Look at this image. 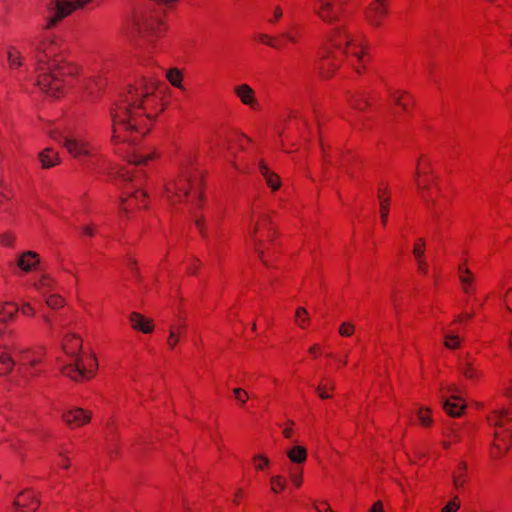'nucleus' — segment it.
I'll list each match as a JSON object with an SVG mask.
<instances>
[{
  "instance_id": "nucleus-1",
  "label": "nucleus",
  "mask_w": 512,
  "mask_h": 512,
  "mask_svg": "<svg viewBox=\"0 0 512 512\" xmlns=\"http://www.w3.org/2000/svg\"><path fill=\"white\" fill-rule=\"evenodd\" d=\"M167 102L157 81L142 77L129 84L111 108L112 141L134 144L144 137Z\"/></svg>"
},
{
  "instance_id": "nucleus-2",
  "label": "nucleus",
  "mask_w": 512,
  "mask_h": 512,
  "mask_svg": "<svg viewBox=\"0 0 512 512\" xmlns=\"http://www.w3.org/2000/svg\"><path fill=\"white\" fill-rule=\"evenodd\" d=\"M36 49L39 65L34 85L48 97L65 96L80 74V68L64 59L67 50L64 40L54 34H45Z\"/></svg>"
},
{
  "instance_id": "nucleus-3",
  "label": "nucleus",
  "mask_w": 512,
  "mask_h": 512,
  "mask_svg": "<svg viewBox=\"0 0 512 512\" xmlns=\"http://www.w3.org/2000/svg\"><path fill=\"white\" fill-rule=\"evenodd\" d=\"M343 57L358 74L365 71L371 59L366 36L360 32H351L347 26L340 25L331 31L327 44L319 52V75L323 79L332 78Z\"/></svg>"
},
{
  "instance_id": "nucleus-4",
  "label": "nucleus",
  "mask_w": 512,
  "mask_h": 512,
  "mask_svg": "<svg viewBox=\"0 0 512 512\" xmlns=\"http://www.w3.org/2000/svg\"><path fill=\"white\" fill-rule=\"evenodd\" d=\"M204 172L198 166V156L194 151L183 154L179 173L164 186L163 196L172 205L189 203L201 208L204 198Z\"/></svg>"
},
{
  "instance_id": "nucleus-5",
  "label": "nucleus",
  "mask_w": 512,
  "mask_h": 512,
  "mask_svg": "<svg viewBox=\"0 0 512 512\" xmlns=\"http://www.w3.org/2000/svg\"><path fill=\"white\" fill-rule=\"evenodd\" d=\"M248 234L261 262L270 266L278 251L276 229L270 221L269 215L256 202L251 208Z\"/></svg>"
},
{
  "instance_id": "nucleus-6",
  "label": "nucleus",
  "mask_w": 512,
  "mask_h": 512,
  "mask_svg": "<svg viewBox=\"0 0 512 512\" xmlns=\"http://www.w3.org/2000/svg\"><path fill=\"white\" fill-rule=\"evenodd\" d=\"M82 338L75 333H67L62 340V349L71 361L62 367V374L75 381L91 379L97 369L94 355H81Z\"/></svg>"
},
{
  "instance_id": "nucleus-7",
  "label": "nucleus",
  "mask_w": 512,
  "mask_h": 512,
  "mask_svg": "<svg viewBox=\"0 0 512 512\" xmlns=\"http://www.w3.org/2000/svg\"><path fill=\"white\" fill-rule=\"evenodd\" d=\"M416 184L422 199L433 213L440 212L448 204V199L432 172L431 160L424 154L420 155L417 161Z\"/></svg>"
},
{
  "instance_id": "nucleus-8",
  "label": "nucleus",
  "mask_w": 512,
  "mask_h": 512,
  "mask_svg": "<svg viewBox=\"0 0 512 512\" xmlns=\"http://www.w3.org/2000/svg\"><path fill=\"white\" fill-rule=\"evenodd\" d=\"M133 27L148 42H155L167 31V24L161 12L151 10L137 11L133 15Z\"/></svg>"
},
{
  "instance_id": "nucleus-9",
  "label": "nucleus",
  "mask_w": 512,
  "mask_h": 512,
  "mask_svg": "<svg viewBox=\"0 0 512 512\" xmlns=\"http://www.w3.org/2000/svg\"><path fill=\"white\" fill-rule=\"evenodd\" d=\"M89 5L98 6L95 0H51L45 27L52 29L77 10Z\"/></svg>"
},
{
  "instance_id": "nucleus-10",
  "label": "nucleus",
  "mask_w": 512,
  "mask_h": 512,
  "mask_svg": "<svg viewBox=\"0 0 512 512\" xmlns=\"http://www.w3.org/2000/svg\"><path fill=\"white\" fill-rule=\"evenodd\" d=\"M349 0H311L312 13L323 23L334 24L346 16Z\"/></svg>"
},
{
  "instance_id": "nucleus-11",
  "label": "nucleus",
  "mask_w": 512,
  "mask_h": 512,
  "mask_svg": "<svg viewBox=\"0 0 512 512\" xmlns=\"http://www.w3.org/2000/svg\"><path fill=\"white\" fill-rule=\"evenodd\" d=\"M390 3L391 0H372L363 12L367 25L374 29L383 27L390 14Z\"/></svg>"
},
{
  "instance_id": "nucleus-12",
  "label": "nucleus",
  "mask_w": 512,
  "mask_h": 512,
  "mask_svg": "<svg viewBox=\"0 0 512 512\" xmlns=\"http://www.w3.org/2000/svg\"><path fill=\"white\" fill-rule=\"evenodd\" d=\"M62 144L73 158L98 157L97 148L80 136H65Z\"/></svg>"
},
{
  "instance_id": "nucleus-13",
  "label": "nucleus",
  "mask_w": 512,
  "mask_h": 512,
  "mask_svg": "<svg viewBox=\"0 0 512 512\" xmlns=\"http://www.w3.org/2000/svg\"><path fill=\"white\" fill-rule=\"evenodd\" d=\"M92 419L93 411L79 406H68L61 414L62 422L71 430L87 426L91 423Z\"/></svg>"
},
{
  "instance_id": "nucleus-14",
  "label": "nucleus",
  "mask_w": 512,
  "mask_h": 512,
  "mask_svg": "<svg viewBox=\"0 0 512 512\" xmlns=\"http://www.w3.org/2000/svg\"><path fill=\"white\" fill-rule=\"evenodd\" d=\"M458 371L464 379L474 384L479 383L484 378L480 362L470 354H466L460 359Z\"/></svg>"
},
{
  "instance_id": "nucleus-15",
  "label": "nucleus",
  "mask_w": 512,
  "mask_h": 512,
  "mask_svg": "<svg viewBox=\"0 0 512 512\" xmlns=\"http://www.w3.org/2000/svg\"><path fill=\"white\" fill-rule=\"evenodd\" d=\"M457 392L458 388L454 384L442 388V395L447 397L443 409L452 417H459L466 408L465 400L456 395Z\"/></svg>"
},
{
  "instance_id": "nucleus-16",
  "label": "nucleus",
  "mask_w": 512,
  "mask_h": 512,
  "mask_svg": "<svg viewBox=\"0 0 512 512\" xmlns=\"http://www.w3.org/2000/svg\"><path fill=\"white\" fill-rule=\"evenodd\" d=\"M45 348L37 347L34 349H26L21 351L19 358L20 367L30 370L29 373L33 376L37 375L39 367L45 359Z\"/></svg>"
},
{
  "instance_id": "nucleus-17",
  "label": "nucleus",
  "mask_w": 512,
  "mask_h": 512,
  "mask_svg": "<svg viewBox=\"0 0 512 512\" xmlns=\"http://www.w3.org/2000/svg\"><path fill=\"white\" fill-rule=\"evenodd\" d=\"M158 157L155 151L149 153L135 152L128 156L127 166L120 168L117 171V176L125 181H131L134 177L131 166H144L149 161H153Z\"/></svg>"
},
{
  "instance_id": "nucleus-18",
  "label": "nucleus",
  "mask_w": 512,
  "mask_h": 512,
  "mask_svg": "<svg viewBox=\"0 0 512 512\" xmlns=\"http://www.w3.org/2000/svg\"><path fill=\"white\" fill-rule=\"evenodd\" d=\"M147 206L148 195L141 189L127 193L126 197L121 198L120 209L125 213H129L135 209L146 208Z\"/></svg>"
},
{
  "instance_id": "nucleus-19",
  "label": "nucleus",
  "mask_w": 512,
  "mask_h": 512,
  "mask_svg": "<svg viewBox=\"0 0 512 512\" xmlns=\"http://www.w3.org/2000/svg\"><path fill=\"white\" fill-rule=\"evenodd\" d=\"M234 95L239 101L252 110H258L260 105L255 90L246 83L237 84L233 87Z\"/></svg>"
},
{
  "instance_id": "nucleus-20",
  "label": "nucleus",
  "mask_w": 512,
  "mask_h": 512,
  "mask_svg": "<svg viewBox=\"0 0 512 512\" xmlns=\"http://www.w3.org/2000/svg\"><path fill=\"white\" fill-rule=\"evenodd\" d=\"M346 100L352 109L358 111H365L371 105L370 93L364 90L348 91Z\"/></svg>"
},
{
  "instance_id": "nucleus-21",
  "label": "nucleus",
  "mask_w": 512,
  "mask_h": 512,
  "mask_svg": "<svg viewBox=\"0 0 512 512\" xmlns=\"http://www.w3.org/2000/svg\"><path fill=\"white\" fill-rule=\"evenodd\" d=\"M14 504L23 512H34L39 508L40 500L33 490H24L18 494Z\"/></svg>"
},
{
  "instance_id": "nucleus-22",
  "label": "nucleus",
  "mask_w": 512,
  "mask_h": 512,
  "mask_svg": "<svg viewBox=\"0 0 512 512\" xmlns=\"http://www.w3.org/2000/svg\"><path fill=\"white\" fill-rule=\"evenodd\" d=\"M128 320L133 330L144 334H151L154 331L155 325L153 319L148 318L139 312L130 313Z\"/></svg>"
},
{
  "instance_id": "nucleus-23",
  "label": "nucleus",
  "mask_w": 512,
  "mask_h": 512,
  "mask_svg": "<svg viewBox=\"0 0 512 512\" xmlns=\"http://www.w3.org/2000/svg\"><path fill=\"white\" fill-rule=\"evenodd\" d=\"M389 96L392 104L403 112H409L414 106L413 96L407 91L392 90Z\"/></svg>"
},
{
  "instance_id": "nucleus-24",
  "label": "nucleus",
  "mask_w": 512,
  "mask_h": 512,
  "mask_svg": "<svg viewBox=\"0 0 512 512\" xmlns=\"http://www.w3.org/2000/svg\"><path fill=\"white\" fill-rule=\"evenodd\" d=\"M458 277L461 284L462 291L467 295H472L475 293V277L474 274L470 271L466 262H462L458 266Z\"/></svg>"
},
{
  "instance_id": "nucleus-25",
  "label": "nucleus",
  "mask_w": 512,
  "mask_h": 512,
  "mask_svg": "<svg viewBox=\"0 0 512 512\" xmlns=\"http://www.w3.org/2000/svg\"><path fill=\"white\" fill-rule=\"evenodd\" d=\"M31 286L41 295L46 296L57 287V281L49 274H41L34 277Z\"/></svg>"
},
{
  "instance_id": "nucleus-26",
  "label": "nucleus",
  "mask_w": 512,
  "mask_h": 512,
  "mask_svg": "<svg viewBox=\"0 0 512 512\" xmlns=\"http://www.w3.org/2000/svg\"><path fill=\"white\" fill-rule=\"evenodd\" d=\"M40 263V256L34 251L21 253L16 261L17 267L23 272L35 271Z\"/></svg>"
},
{
  "instance_id": "nucleus-27",
  "label": "nucleus",
  "mask_w": 512,
  "mask_h": 512,
  "mask_svg": "<svg viewBox=\"0 0 512 512\" xmlns=\"http://www.w3.org/2000/svg\"><path fill=\"white\" fill-rule=\"evenodd\" d=\"M379 201V216L383 227H386L390 212L391 193L387 187H379L378 189Z\"/></svg>"
},
{
  "instance_id": "nucleus-28",
  "label": "nucleus",
  "mask_w": 512,
  "mask_h": 512,
  "mask_svg": "<svg viewBox=\"0 0 512 512\" xmlns=\"http://www.w3.org/2000/svg\"><path fill=\"white\" fill-rule=\"evenodd\" d=\"M510 421H512V408L495 410L488 416V422L493 425L496 430L504 429L505 425Z\"/></svg>"
},
{
  "instance_id": "nucleus-29",
  "label": "nucleus",
  "mask_w": 512,
  "mask_h": 512,
  "mask_svg": "<svg viewBox=\"0 0 512 512\" xmlns=\"http://www.w3.org/2000/svg\"><path fill=\"white\" fill-rule=\"evenodd\" d=\"M259 172L265 180L266 185L271 189L272 192H275L281 187V179L278 174L270 170L268 165L261 160L259 162Z\"/></svg>"
},
{
  "instance_id": "nucleus-30",
  "label": "nucleus",
  "mask_w": 512,
  "mask_h": 512,
  "mask_svg": "<svg viewBox=\"0 0 512 512\" xmlns=\"http://www.w3.org/2000/svg\"><path fill=\"white\" fill-rule=\"evenodd\" d=\"M38 159L43 169H49L60 164L59 153L53 148H45L38 154Z\"/></svg>"
},
{
  "instance_id": "nucleus-31",
  "label": "nucleus",
  "mask_w": 512,
  "mask_h": 512,
  "mask_svg": "<svg viewBox=\"0 0 512 512\" xmlns=\"http://www.w3.org/2000/svg\"><path fill=\"white\" fill-rule=\"evenodd\" d=\"M512 443V435L509 430L501 429L494 432L493 446L499 453L506 452Z\"/></svg>"
},
{
  "instance_id": "nucleus-32",
  "label": "nucleus",
  "mask_w": 512,
  "mask_h": 512,
  "mask_svg": "<svg viewBox=\"0 0 512 512\" xmlns=\"http://www.w3.org/2000/svg\"><path fill=\"white\" fill-rule=\"evenodd\" d=\"M186 334V325L184 323H177L170 326L169 335L167 338V346L173 350L180 339Z\"/></svg>"
},
{
  "instance_id": "nucleus-33",
  "label": "nucleus",
  "mask_w": 512,
  "mask_h": 512,
  "mask_svg": "<svg viewBox=\"0 0 512 512\" xmlns=\"http://www.w3.org/2000/svg\"><path fill=\"white\" fill-rule=\"evenodd\" d=\"M15 360L6 347H0V375H8L15 367Z\"/></svg>"
},
{
  "instance_id": "nucleus-34",
  "label": "nucleus",
  "mask_w": 512,
  "mask_h": 512,
  "mask_svg": "<svg viewBox=\"0 0 512 512\" xmlns=\"http://www.w3.org/2000/svg\"><path fill=\"white\" fill-rule=\"evenodd\" d=\"M453 486L456 491H461L467 481V465L461 462L457 465L452 475Z\"/></svg>"
},
{
  "instance_id": "nucleus-35",
  "label": "nucleus",
  "mask_w": 512,
  "mask_h": 512,
  "mask_svg": "<svg viewBox=\"0 0 512 512\" xmlns=\"http://www.w3.org/2000/svg\"><path fill=\"white\" fill-rule=\"evenodd\" d=\"M444 346L448 349H458L461 344V339L458 331L453 329V326L449 327L443 332Z\"/></svg>"
},
{
  "instance_id": "nucleus-36",
  "label": "nucleus",
  "mask_w": 512,
  "mask_h": 512,
  "mask_svg": "<svg viewBox=\"0 0 512 512\" xmlns=\"http://www.w3.org/2000/svg\"><path fill=\"white\" fill-rule=\"evenodd\" d=\"M335 389V381L331 378H323L317 387V394L323 400L330 399Z\"/></svg>"
},
{
  "instance_id": "nucleus-37",
  "label": "nucleus",
  "mask_w": 512,
  "mask_h": 512,
  "mask_svg": "<svg viewBox=\"0 0 512 512\" xmlns=\"http://www.w3.org/2000/svg\"><path fill=\"white\" fill-rule=\"evenodd\" d=\"M18 312V306L14 303L7 302L0 305V323L2 325L13 320Z\"/></svg>"
},
{
  "instance_id": "nucleus-38",
  "label": "nucleus",
  "mask_w": 512,
  "mask_h": 512,
  "mask_svg": "<svg viewBox=\"0 0 512 512\" xmlns=\"http://www.w3.org/2000/svg\"><path fill=\"white\" fill-rule=\"evenodd\" d=\"M319 143L322 151V157L323 161L326 164H334V158L337 154V152L332 148L330 143H328L322 136L321 132L319 131Z\"/></svg>"
},
{
  "instance_id": "nucleus-39",
  "label": "nucleus",
  "mask_w": 512,
  "mask_h": 512,
  "mask_svg": "<svg viewBox=\"0 0 512 512\" xmlns=\"http://www.w3.org/2000/svg\"><path fill=\"white\" fill-rule=\"evenodd\" d=\"M307 450L303 446H293L287 451V457L296 464L304 463L307 460Z\"/></svg>"
},
{
  "instance_id": "nucleus-40",
  "label": "nucleus",
  "mask_w": 512,
  "mask_h": 512,
  "mask_svg": "<svg viewBox=\"0 0 512 512\" xmlns=\"http://www.w3.org/2000/svg\"><path fill=\"white\" fill-rule=\"evenodd\" d=\"M294 323L301 329H307L311 323L308 311L304 307H298L295 311Z\"/></svg>"
},
{
  "instance_id": "nucleus-41",
  "label": "nucleus",
  "mask_w": 512,
  "mask_h": 512,
  "mask_svg": "<svg viewBox=\"0 0 512 512\" xmlns=\"http://www.w3.org/2000/svg\"><path fill=\"white\" fill-rule=\"evenodd\" d=\"M44 297L46 305L53 310L61 309L66 305L65 298L60 294L50 292Z\"/></svg>"
},
{
  "instance_id": "nucleus-42",
  "label": "nucleus",
  "mask_w": 512,
  "mask_h": 512,
  "mask_svg": "<svg viewBox=\"0 0 512 512\" xmlns=\"http://www.w3.org/2000/svg\"><path fill=\"white\" fill-rule=\"evenodd\" d=\"M166 78L176 88H182L183 73L178 68H171L166 72Z\"/></svg>"
},
{
  "instance_id": "nucleus-43",
  "label": "nucleus",
  "mask_w": 512,
  "mask_h": 512,
  "mask_svg": "<svg viewBox=\"0 0 512 512\" xmlns=\"http://www.w3.org/2000/svg\"><path fill=\"white\" fill-rule=\"evenodd\" d=\"M7 59L9 67L12 69L19 68L22 66L21 53L14 47H10L7 51Z\"/></svg>"
},
{
  "instance_id": "nucleus-44",
  "label": "nucleus",
  "mask_w": 512,
  "mask_h": 512,
  "mask_svg": "<svg viewBox=\"0 0 512 512\" xmlns=\"http://www.w3.org/2000/svg\"><path fill=\"white\" fill-rule=\"evenodd\" d=\"M286 478L281 475H276L270 479V489L273 493L279 494L286 488Z\"/></svg>"
},
{
  "instance_id": "nucleus-45",
  "label": "nucleus",
  "mask_w": 512,
  "mask_h": 512,
  "mask_svg": "<svg viewBox=\"0 0 512 512\" xmlns=\"http://www.w3.org/2000/svg\"><path fill=\"white\" fill-rule=\"evenodd\" d=\"M300 35V28L297 25H292L281 34V38L290 43H297L298 39L300 38Z\"/></svg>"
},
{
  "instance_id": "nucleus-46",
  "label": "nucleus",
  "mask_w": 512,
  "mask_h": 512,
  "mask_svg": "<svg viewBox=\"0 0 512 512\" xmlns=\"http://www.w3.org/2000/svg\"><path fill=\"white\" fill-rule=\"evenodd\" d=\"M252 464L256 471H264L270 466V460L263 454H257L252 458Z\"/></svg>"
},
{
  "instance_id": "nucleus-47",
  "label": "nucleus",
  "mask_w": 512,
  "mask_h": 512,
  "mask_svg": "<svg viewBox=\"0 0 512 512\" xmlns=\"http://www.w3.org/2000/svg\"><path fill=\"white\" fill-rule=\"evenodd\" d=\"M289 478L295 488H300L303 484V470L298 467L291 468Z\"/></svg>"
},
{
  "instance_id": "nucleus-48",
  "label": "nucleus",
  "mask_w": 512,
  "mask_h": 512,
  "mask_svg": "<svg viewBox=\"0 0 512 512\" xmlns=\"http://www.w3.org/2000/svg\"><path fill=\"white\" fill-rule=\"evenodd\" d=\"M12 190L0 180V205L5 206L12 198Z\"/></svg>"
},
{
  "instance_id": "nucleus-49",
  "label": "nucleus",
  "mask_w": 512,
  "mask_h": 512,
  "mask_svg": "<svg viewBox=\"0 0 512 512\" xmlns=\"http://www.w3.org/2000/svg\"><path fill=\"white\" fill-rule=\"evenodd\" d=\"M426 242L424 238H418L413 247V256L415 259L425 258Z\"/></svg>"
},
{
  "instance_id": "nucleus-50",
  "label": "nucleus",
  "mask_w": 512,
  "mask_h": 512,
  "mask_svg": "<svg viewBox=\"0 0 512 512\" xmlns=\"http://www.w3.org/2000/svg\"><path fill=\"white\" fill-rule=\"evenodd\" d=\"M355 332V325L352 322L346 321L340 324L338 333L342 337H350Z\"/></svg>"
},
{
  "instance_id": "nucleus-51",
  "label": "nucleus",
  "mask_w": 512,
  "mask_h": 512,
  "mask_svg": "<svg viewBox=\"0 0 512 512\" xmlns=\"http://www.w3.org/2000/svg\"><path fill=\"white\" fill-rule=\"evenodd\" d=\"M461 502L457 495L450 499L441 509V512H457L460 509Z\"/></svg>"
},
{
  "instance_id": "nucleus-52",
  "label": "nucleus",
  "mask_w": 512,
  "mask_h": 512,
  "mask_svg": "<svg viewBox=\"0 0 512 512\" xmlns=\"http://www.w3.org/2000/svg\"><path fill=\"white\" fill-rule=\"evenodd\" d=\"M256 40L259 43H262V44L267 45V46L272 47V48H277L278 47V40L275 37H272V36H270L268 34H259L256 37Z\"/></svg>"
},
{
  "instance_id": "nucleus-53",
  "label": "nucleus",
  "mask_w": 512,
  "mask_h": 512,
  "mask_svg": "<svg viewBox=\"0 0 512 512\" xmlns=\"http://www.w3.org/2000/svg\"><path fill=\"white\" fill-rule=\"evenodd\" d=\"M418 419L423 426L429 427L432 423L431 411L427 408L426 409L421 408L418 411Z\"/></svg>"
},
{
  "instance_id": "nucleus-54",
  "label": "nucleus",
  "mask_w": 512,
  "mask_h": 512,
  "mask_svg": "<svg viewBox=\"0 0 512 512\" xmlns=\"http://www.w3.org/2000/svg\"><path fill=\"white\" fill-rule=\"evenodd\" d=\"M233 396L240 404H245L249 399L247 391L242 388L233 389Z\"/></svg>"
},
{
  "instance_id": "nucleus-55",
  "label": "nucleus",
  "mask_w": 512,
  "mask_h": 512,
  "mask_svg": "<svg viewBox=\"0 0 512 512\" xmlns=\"http://www.w3.org/2000/svg\"><path fill=\"white\" fill-rule=\"evenodd\" d=\"M18 311L27 317H34L36 314L35 308L28 302L22 303V305L18 307Z\"/></svg>"
},
{
  "instance_id": "nucleus-56",
  "label": "nucleus",
  "mask_w": 512,
  "mask_h": 512,
  "mask_svg": "<svg viewBox=\"0 0 512 512\" xmlns=\"http://www.w3.org/2000/svg\"><path fill=\"white\" fill-rule=\"evenodd\" d=\"M306 125H307V123H306V120L304 118L296 119L295 126L297 128H299L300 126H303L305 128V131L301 132V138L303 140H305V141L308 140L309 136H310V130H308L306 128Z\"/></svg>"
},
{
  "instance_id": "nucleus-57",
  "label": "nucleus",
  "mask_w": 512,
  "mask_h": 512,
  "mask_svg": "<svg viewBox=\"0 0 512 512\" xmlns=\"http://www.w3.org/2000/svg\"><path fill=\"white\" fill-rule=\"evenodd\" d=\"M15 237L11 233H4L0 236V243L6 247H10L14 244Z\"/></svg>"
},
{
  "instance_id": "nucleus-58",
  "label": "nucleus",
  "mask_w": 512,
  "mask_h": 512,
  "mask_svg": "<svg viewBox=\"0 0 512 512\" xmlns=\"http://www.w3.org/2000/svg\"><path fill=\"white\" fill-rule=\"evenodd\" d=\"M278 138L280 148L285 152H291L292 150L289 149L288 146L286 145V142L289 141V136L286 135L283 131H281L278 134Z\"/></svg>"
},
{
  "instance_id": "nucleus-59",
  "label": "nucleus",
  "mask_w": 512,
  "mask_h": 512,
  "mask_svg": "<svg viewBox=\"0 0 512 512\" xmlns=\"http://www.w3.org/2000/svg\"><path fill=\"white\" fill-rule=\"evenodd\" d=\"M417 263V270L420 274L426 275L428 273V263L425 258L415 259Z\"/></svg>"
},
{
  "instance_id": "nucleus-60",
  "label": "nucleus",
  "mask_w": 512,
  "mask_h": 512,
  "mask_svg": "<svg viewBox=\"0 0 512 512\" xmlns=\"http://www.w3.org/2000/svg\"><path fill=\"white\" fill-rule=\"evenodd\" d=\"M473 317L474 313H461L455 318V320L450 325L454 326L455 324L463 323L464 321L471 320Z\"/></svg>"
},
{
  "instance_id": "nucleus-61",
  "label": "nucleus",
  "mask_w": 512,
  "mask_h": 512,
  "mask_svg": "<svg viewBox=\"0 0 512 512\" xmlns=\"http://www.w3.org/2000/svg\"><path fill=\"white\" fill-rule=\"evenodd\" d=\"M313 507L317 512H330L332 510L327 502H315Z\"/></svg>"
},
{
  "instance_id": "nucleus-62",
  "label": "nucleus",
  "mask_w": 512,
  "mask_h": 512,
  "mask_svg": "<svg viewBox=\"0 0 512 512\" xmlns=\"http://www.w3.org/2000/svg\"><path fill=\"white\" fill-rule=\"evenodd\" d=\"M97 227L94 224H87L83 227L82 232L84 235L92 237L96 234Z\"/></svg>"
},
{
  "instance_id": "nucleus-63",
  "label": "nucleus",
  "mask_w": 512,
  "mask_h": 512,
  "mask_svg": "<svg viewBox=\"0 0 512 512\" xmlns=\"http://www.w3.org/2000/svg\"><path fill=\"white\" fill-rule=\"evenodd\" d=\"M57 465L63 469H68L70 467V459L63 454H60L57 460Z\"/></svg>"
},
{
  "instance_id": "nucleus-64",
  "label": "nucleus",
  "mask_w": 512,
  "mask_h": 512,
  "mask_svg": "<svg viewBox=\"0 0 512 512\" xmlns=\"http://www.w3.org/2000/svg\"><path fill=\"white\" fill-rule=\"evenodd\" d=\"M281 17H282V9L280 7H275L273 10V15H272V17H270L268 19V22L274 24V23L278 22Z\"/></svg>"
}]
</instances>
